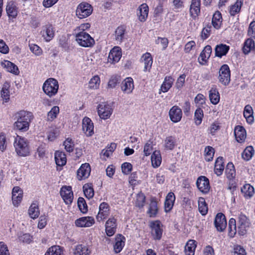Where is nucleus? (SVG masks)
Masks as SVG:
<instances>
[{
  "label": "nucleus",
  "mask_w": 255,
  "mask_h": 255,
  "mask_svg": "<svg viewBox=\"0 0 255 255\" xmlns=\"http://www.w3.org/2000/svg\"><path fill=\"white\" fill-rule=\"evenodd\" d=\"M4 68L6 70L10 73H11L15 75H17L19 73V69L16 65H4Z\"/></svg>",
  "instance_id": "nucleus-63"
},
{
  "label": "nucleus",
  "mask_w": 255,
  "mask_h": 255,
  "mask_svg": "<svg viewBox=\"0 0 255 255\" xmlns=\"http://www.w3.org/2000/svg\"><path fill=\"white\" fill-rule=\"evenodd\" d=\"M94 128L92 120L88 117H84L82 121V129L87 136H91L94 134Z\"/></svg>",
  "instance_id": "nucleus-15"
},
{
  "label": "nucleus",
  "mask_w": 255,
  "mask_h": 255,
  "mask_svg": "<svg viewBox=\"0 0 255 255\" xmlns=\"http://www.w3.org/2000/svg\"><path fill=\"white\" fill-rule=\"evenodd\" d=\"M230 49V46L224 44H217L215 48V55L221 58L225 56Z\"/></svg>",
  "instance_id": "nucleus-27"
},
{
  "label": "nucleus",
  "mask_w": 255,
  "mask_h": 255,
  "mask_svg": "<svg viewBox=\"0 0 255 255\" xmlns=\"http://www.w3.org/2000/svg\"><path fill=\"white\" fill-rule=\"evenodd\" d=\"M222 22V18L221 13L219 11H216L214 14L212 23L214 27L217 29H219L221 27Z\"/></svg>",
  "instance_id": "nucleus-43"
},
{
  "label": "nucleus",
  "mask_w": 255,
  "mask_h": 255,
  "mask_svg": "<svg viewBox=\"0 0 255 255\" xmlns=\"http://www.w3.org/2000/svg\"><path fill=\"white\" fill-rule=\"evenodd\" d=\"M175 145V139L173 136H168L165 140L164 146L167 150H172Z\"/></svg>",
  "instance_id": "nucleus-52"
},
{
  "label": "nucleus",
  "mask_w": 255,
  "mask_h": 255,
  "mask_svg": "<svg viewBox=\"0 0 255 255\" xmlns=\"http://www.w3.org/2000/svg\"><path fill=\"white\" fill-rule=\"evenodd\" d=\"M196 185L198 189L203 193L206 194L209 192L210 188L209 181L205 176L199 177L197 180Z\"/></svg>",
  "instance_id": "nucleus-14"
},
{
  "label": "nucleus",
  "mask_w": 255,
  "mask_h": 255,
  "mask_svg": "<svg viewBox=\"0 0 255 255\" xmlns=\"http://www.w3.org/2000/svg\"><path fill=\"white\" fill-rule=\"evenodd\" d=\"M125 28L123 26H119L115 31V39L117 42V44H120L122 42L125 36Z\"/></svg>",
  "instance_id": "nucleus-44"
},
{
  "label": "nucleus",
  "mask_w": 255,
  "mask_h": 255,
  "mask_svg": "<svg viewBox=\"0 0 255 255\" xmlns=\"http://www.w3.org/2000/svg\"><path fill=\"white\" fill-rule=\"evenodd\" d=\"M201 12V0H192L189 8L190 16L196 19L198 18Z\"/></svg>",
  "instance_id": "nucleus-13"
},
{
  "label": "nucleus",
  "mask_w": 255,
  "mask_h": 255,
  "mask_svg": "<svg viewBox=\"0 0 255 255\" xmlns=\"http://www.w3.org/2000/svg\"><path fill=\"white\" fill-rule=\"evenodd\" d=\"M175 200V196L173 192H169L166 197L164 202V209L166 212H168L173 208Z\"/></svg>",
  "instance_id": "nucleus-28"
},
{
  "label": "nucleus",
  "mask_w": 255,
  "mask_h": 255,
  "mask_svg": "<svg viewBox=\"0 0 255 255\" xmlns=\"http://www.w3.org/2000/svg\"><path fill=\"white\" fill-rule=\"evenodd\" d=\"M214 225L217 231L223 232L226 228L227 221L225 216L221 213H218L215 217Z\"/></svg>",
  "instance_id": "nucleus-18"
},
{
  "label": "nucleus",
  "mask_w": 255,
  "mask_h": 255,
  "mask_svg": "<svg viewBox=\"0 0 255 255\" xmlns=\"http://www.w3.org/2000/svg\"><path fill=\"white\" fill-rule=\"evenodd\" d=\"M110 206L107 202L101 203L99 207V211L96 216L97 221L99 222H103L110 214Z\"/></svg>",
  "instance_id": "nucleus-8"
},
{
  "label": "nucleus",
  "mask_w": 255,
  "mask_h": 255,
  "mask_svg": "<svg viewBox=\"0 0 255 255\" xmlns=\"http://www.w3.org/2000/svg\"><path fill=\"white\" fill-rule=\"evenodd\" d=\"M41 33L42 37L47 42L50 41L54 36V31L51 25H47L44 26Z\"/></svg>",
  "instance_id": "nucleus-26"
},
{
  "label": "nucleus",
  "mask_w": 255,
  "mask_h": 255,
  "mask_svg": "<svg viewBox=\"0 0 255 255\" xmlns=\"http://www.w3.org/2000/svg\"><path fill=\"white\" fill-rule=\"evenodd\" d=\"M210 102L213 105H217L220 101V96L216 86L213 85L209 92Z\"/></svg>",
  "instance_id": "nucleus-25"
},
{
  "label": "nucleus",
  "mask_w": 255,
  "mask_h": 255,
  "mask_svg": "<svg viewBox=\"0 0 255 255\" xmlns=\"http://www.w3.org/2000/svg\"><path fill=\"white\" fill-rule=\"evenodd\" d=\"M9 84L8 82H5L1 91V96L5 102H8L9 99Z\"/></svg>",
  "instance_id": "nucleus-48"
},
{
  "label": "nucleus",
  "mask_w": 255,
  "mask_h": 255,
  "mask_svg": "<svg viewBox=\"0 0 255 255\" xmlns=\"http://www.w3.org/2000/svg\"><path fill=\"white\" fill-rule=\"evenodd\" d=\"M117 219L115 216H111L105 223L106 234L109 237L113 236L117 231Z\"/></svg>",
  "instance_id": "nucleus-10"
},
{
  "label": "nucleus",
  "mask_w": 255,
  "mask_h": 255,
  "mask_svg": "<svg viewBox=\"0 0 255 255\" xmlns=\"http://www.w3.org/2000/svg\"><path fill=\"white\" fill-rule=\"evenodd\" d=\"M58 89V82L54 78L47 79L42 86L44 93L50 98L55 96L57 94Z\"/></svg>",
  "instance_id": "nucleus-3"
},
{
  "label": "nucleus",
  "mask_w": 255,
  "mask_h": 255,
  "mask_svg": "<svg viewBox=\"0 0 255 255\" xmlns=\"http://www.w3.org/2000/svg\"><path fill=\"white\" fill-rule=\"evenodd\" d=\"M93 7L89 3L83 2L77 6L76 13L77 17L80 19L86 18L91 14Z\"/></svg>",
  "instance_id": "nucleus-6"
},
{
  "label": "nucleus",
  "mask_w": 255,
  "mask_h": 255,
  "mask_svg": "<svg viewBox=\"0 0 255 255\" xmlns=\"http://www.w3.org/2000/svg\"><path fill=\"white\" fill-rule=\"evenodd\" d=\"M28 215L33 219L38 218L40 214L38 206L36 203H32L30 206L28 211Z\"/></svg>",
  "instance_id": "nucleus-37"
},
{
  "label": "nucleus",
  "mask_w": 255,
  "mask_h": 255,
  "mask_svg": "<svg viewBox=\"0 0 255 255\" xmlns=\"http://www.w3.org/2000/svg\"><path fill=\"white\" fill-rule=\"evenodd\" d=\"M73 254L74 255H89L90 251L87 247L78 245L75 247Z\"/></svg>",
  "instance_id": "nucleus-39"
},
{
  "label": "nucleus",
  "mask_w": 255,
  "mask_h": 255,
  "mask_svg": "<svg viewBox=\"0 0 255 255\" xmlns=\"http://www.w3.org/2000/svg\"><path fill=\"white\" fill-rule=\"evenodd\" d=\"M170 119L173 123L180 121L182 117L181 109L177 106H173L169 112Z\"/></svg>",
  "instance_id": "nucleus-21"
},
{
  "label": "nucleus",
  "mask_w": 255,
  "mask_h": 255,
  "mask_svg": "<svg viewBox=\"0 0 255 255\" xmlns=\"http://www.w3.org/2000/svg\"><path fill=\"white\" fill-rule=\"evenodd\" d=\"M63 145L66 150L69 152H72L74 149V143L71 138H67L64 142Z\"/></svg>",
  "instance_id": "nucleus-60"
},
{
  "label": "nucleus",
  "mask_w": 255,
  "mask_h": 255,
  "mask_svg": "<svg viewBox=\"0 0 255 255\" xmlns=\"http://www.w3.org/2000/svg\"><path fill=\"white\" fill-rule=\"evenodd\" d=\"M223 158L219 157L216 160L215 164V172L218 175H221L224 170Z\"/></svg>",
  "instance_id": "nucleus-41"
},
{
  "label": "nucleus",
  "mask_w": 255,
  "mask_h": 255,
  "mask_svg": "<svg viewBox=\"0 0 255 255\" xmlns=\"http://www.w3.org/2000/svg\"><path fill=\"white\" fill-rule=\"evenodd\" d=\"M121 89L124 94H131L134 89L133 79L129 77L125 78L121 83Z\"/></svg>",
  "instance_id": "nucleus-12"
},
{
  "label": "nucleus",
  "mask_w": 255,
  "mask_h": 255,
  "mask_svg": "<svg viewBox=\"0 0 255 255\" xmlns=\"http://www.w3.org/2000/svg\"><path fill=\"white\" fill-rule=\"evenodd\" d=\"M33 118L31 112L22 110L15 114L16 121L14 124L15 129L21 131H26L29 128V124Z\"/></svg>",
  "instance_id": "nucleus-1"
},
{
  "label": "nucleus",
  "mask_w": 255,
  "mask_h": 255,
  "mask_svg": "<svg viewBox=\"0 0 255 255\" xmlns=\"http://www.w3.org/2000/svg\"><path fill=\"white\" fill-rule=\"evenodd\" d=\"M75 224L77 227H90L95 224V219L91 216L83 217L76 220Z\"/></svg>",
  "instance_id": "nucleus-16"
},
{
  "label": "nucleus",
  "mask_w": 255,
  "mask_h": 255,
  "mask_svg": "<svg viewBox=\"0 0 255 255\" xmlns=\"http://www.w3.org/2000/svg\"><path fill=\"white\" fill-rule=\"evenodd\" d=\"M228 178H234L236 175V171L234 165L232 163H228L225 170Z\"/></svg>",
  "instance_id": "nucleus-53"
},
{
  "label": "nucleus",
  "mask_w": 255,
  "mask_h": 255,
  "mask_svg": "<svg viewBox=\"0 0 255 255\" xmlns=\"http://www.w3.org/2000/svg\"><path fill=\"white\" fill-rule=\"evenodd\" d=\"M62 249L59 246H53L48 249L45 255H63Z\"/></svg>",
  "instance_id": "nucleus-46"
},
{
  "label": "nucleus",
  "mask_w": 255,
  "mask_h": 255,
  "mask_svg": "<svg viewBox=\"0 0 255 255\" xmlns=\"http://www.w3.org/2000/svg\"><path fill=\"white\" fill-rule=\"evenodd\" d=\"M23 197V191L18 186H15L12 191V201L14 206L17 207L21 203Z\"/></svg>",
  "instance_id": "nucleus-20"
},
{
  "label": "nucleus",
  "mask_w": 255,
  "mask_h": 255,
  "mask_svg": "<svg viewBox=\"0 0 255 255\" xmlns=\"http://www.w3.org/2000/svg\"><path fill=\"white\" fill-rule=\"evenodd\" d=\"M55 160L57 165L63 166L66 164L67 159L64 152L56 151L55 153Z\"/></svg>",
  "instance_id": "nucleus-33"
},
{
  "label": "nucleus",
  "mask_w": 255,
  "mask_h": 255,
  "mask_svg": "<svg viewBox=\"0 0 255 255\" xmlns=\"http://www.w3.org/2000/svg\"><path fill=\"white\" fill-rule=\"evenodd\" d=\"M6 11L9 18H15L17 15V8L15 3L10 1L7 4Z\"/></svg>",
  "instance_id": "nucleus-30"
},
{
  "label": "nucleus",
  "mask_w": 255,
  "mask_h": 255,
  "mask_svg": "<svg viewBox=\"0 0 255 255\" xmlns=\"http://www.w3.org/2000/svg\"><path fill=\"white\" fill-rule=\"evenodd\" d=\"M236 140L239 142L244 141L246 137V131L242 126H237L234 130Z\"/></svg>",
  "instance_id": "nucleus-29"
},
{
  "label": "nucleus",
  "mask_w": 255,
  "mask_h": 255,
  "mask_svg": "<svg viewBox=\"0 0 255 255\" xmlns=\"http://www.w3.org/2000/svg\"><path fill=\"white\" fill-rule=\"evenodd\" d=\"M250 224L249 220L247 216L242 213L240 214L238 217V234L241 236L245 235Z\"/></svg>",
  "instance_id": "nucleus-9"
},
{
  "label": "nucleus",
  "mask_w": 255,
  "mask_h": 255,
  "mask_svg": "<svg viewBox=\"0 0 255 255\" xmlns=\"http://www.w3.org/2000/svg\"><path fill=\"white\" fill-rule=\"evenodd\" d=\"M243 4V0H237L236 2L230 6L229 12L231 15L235 16L240 12Z\"/></svg>",
  "instance_id": "nucleus-40"
},
{
  "label": "nucleus",
  "mask_w": 255,
  "mask_h": 255,
  "mask_svg": "<svg viewBox=\"0 0 255 255\" xmlns=\"http://www.w3.org/2000/svg\"><path fill=\"white\" fill-rule=\"evenodd\" d=\"M83 189L85 196L87 198L89 199L94 196V189L91 185L89 184H85L83 187Z\"/></svg>",
  "instance_id": "nucleus-55"
},
{
  "label": "nucleus",
  "mask_w": 255,
  "mask_h": 255,
  "mask_svg": "<svg viewBox=\"0 0 255 255\" xmlns=\"http://www.w3.org/2000/svg\"><path fill=\"white\" fill-rule=\"evenodd\" d=\"M75 35L76 40L81 46L89 47L92 46L95 43L94 39L86 32H78Z\"/></svg>",
  "instance_id": "nucleus-4"
},
{
  "label": "nucleus",
  "mask_w": 255,
  "mask_h": 255,
  "mask_svg": "<svg viewBox=\"0 0 255 255\" xmlns=\"http://www.w3.org/2000/svg\"><path fill=\"white\" fill-rule=\"evenodd\" d=\"M59 113V108L58 106H54L47 114V120L50 121H53L57 117Z\"/></svg>",
  "instance_id": "nucleus-56"
},
{
  "label": "nucleus",
  "mask_w": 255,
  "mask_h": 255,
  "mask_svg": "<svg viewBox=\"0 0 255 255\" xmlns=\"http://www.w3.org/2000/svg\"><path fill=\"white\" fill-rule=\"evenodd\" d=\"M241 192L246 199L251 198L254 194V188L249 184H246L241 188Z\"/></svg>",
  "instance_id": "nucleus-36"
},
{
  "label": "nucleus",
  "mask_w": 255,
  "mask_h": 255,
  "mask_svg": "<svg viewBox=\"0 0 255 255\" xmlns=\"http://www.w3.org/2000/svg\"><path fill=\"white\" fill-rule=\"evenodd\" d=\"M196 248V241L189 240L185 246L184 252L186 255H194Z\"/></svg>",
  "instance_id": "nucleus-38"
},
{
  "label": "nucleus",
  "mask_w": 255,
  "mask_h": 255,
  "mask_svg": "<svg viewBox=\"0 0 255 255\" xmlns=\"http://www.w3.org/2000/svg\"><path fill=\"white\" fill-rule=\"evenodd\" d=\"M140 61L144 64H152L153 60L151 54L146 52L143 54L140 58Z\"/></svg>",
  "instance_id": "nucleus-61"
},
{
  "label": "nucleus",
  "mask_w": 255,
  "mask_h": 255,
  "mask_svg": "<svg viewBox=\"0 0 255 255\" xmlns=\"http://www.w3.org/2000/svg\"><path fill=\"white\" fill-rule=\"evenodd\" d=\"M157 211L158 208L157 203L154 201H151L148 211V213L149 215V216L150 217H155L157 214Z\"/></svg>",
  "instance_id": "nucleus-57"
},
{
  "label": "nucleus",
  "mask_w": 255,
  "mask_h": 255,
  "mask_svg": "<svg viewBox=\"0 0 255 255\" xmlns=\"http://www.w3.org/2000/svg\"><path fill=\"white\" fill-rule=\"evenodd\" d=\"M121 77L119 75H113L110 78L107 85L108 89H114L120 83Z\"/></svg>",
  "instance_id": "nucleus-49"
},
{
  "label": "nucleus",
  "mask_w": 255,
  "mask_h": 255,
  "mask_svg": "<svg viewBox=\"0 0 255 255\" xmlns=\"http://www.w3.org/2000/svg\"><path fill=\"white\" fill-rule=\"evenodd\" d=\"M97 112L101 119L107 120L110 118L113 112L112 105L107 102L101 103L97 106Z\"/></svg>",
  "instance_id": "nucleus-5"
},
{
  "label": "nucleus",
  "mask_w": 255,
  "mask_h": 255,
  "mask_svg": "<svg viewBox=\"0 0 255 255\" xmlns=\"http://www.w3.org/2000/svg\"><path fill=\"white\" fill-rule=\"evenodd\" d=\"M254 153V150L252 146H248L244 150L242 154L243 158L246 160H249Z\"/></svg>",
  "instance_id": "nucleus-51"
},
{
  "label": "nucleus",
  "mask_w": 255,
  "mask_h": 255,
  "mask_svg": "<svg viewBox=\"0 0 255 255\" xmlns=\"http://www.w3.org/2000/svg\"><path fill=\"white\" fill-rule=\"evenodd\" d=\"M255 43L254 40L252 38L247 39L245 43L243 48V52L245 54H248L249 52L255 51Z\"/></svg>",
  "instance_id": "nucleus-35"
},
{
  "label": "nucleus",
  "mask_w": 255,
  "mask_h": 255,
  "mask_svg": "<svg viewBox=\"0 0 255 255\" xmlns=\"http://www.w3.org/2000/svg\"><path fill=\"white\" fill-rule=\"evenodd\" d=\"M126 238L121 234H119L115 238V243L114 245V250L116 253L122 251L125 245Z\"/></svg>",
  "instance_id": "nucleus-24"
},
{
  "label": "nucleus",
  "mask_w": 255,
  "mask_h": 255,
  "mask_svg": "<svg viewBox=\"0 0 255 255\" xmlns=\"http://www.w3.org/2000/svg\"><path fill=\"white\" fill-rule=\"evenodd\" d=\"M60 195L67 205H71L73 200V193L71 186H64L60 189Z\"/></svg>",
  "instance_id": "nucleus-11"
},
{
  "label": "nucleus",
  "mask_w": 255,
  "mask_h": 255,
  "mask_svg": "<svg viewBox=\"0 0 255 255\" xmlns=\"http://www.w3.org/2000/svg\"><path fill=\"white\" fill-rule=\"evenodd\" d=\"M100 79L98 76H95L91 79L89 82V87L91 89H97L99 88L100 84Z\"/></svg>",
  "instance_id": "nucleus-58"
},
{
  "label": "nucleus",
  "mask_w": 255,
  "mask_h": 255,
  "mask_svg": "<svg viewBox=\"0 0 255 255\" xmlns=\"http://www.w3.org/2000/svg\"><path fill=\"white\" fill-rule=\"evenodd\" d=\"M91 172V167L89 163L82 164L77 172V178L82 180L87 178Z\"/></svg>",
  "instance_id": "nucleus-19"
},
{
  "label": "nucleus",
  "mask_w": 255,
  "mask_h": 255,
  "mask_svg": "<svg viewBox=\"0 0 255 255\" xmlns=\"http://www.w3.org/2000/svg\"><path fill=\"white\" fill-rule=\"evenodd\" d=\"M248 35L251 38L255 39V21L250 23L248 30Z\"/></svg>",
  "instance_id": "nucleus-64"
},
{
  "label": "nucleus",
  "mask_w": 255,
  "mask_h": 255,
  "mask_svg": "<svg viewBox=\"0 0 255 255\" xmlns=\"http://www.w3.org/2000/svg\"><path fill=\"white\" fill-rule=\"evenodd\" d=\"M219 81L224 86H227L231 80V72L228 65H223L219 71Z\"/></svg>",
  "instance_id": "nucleus-7"
},
{
  "label": "nucleus",
  "mask_w": 255,
  "mask_h": 255,
  "mask_svg": "<svg viewBox=\"0 0 255 255\" xmlns=\"http://www.w3.org/2000/svg\"><path fill=\"white\" fill-rule=\"evenodd\" d=\"M14 147L17 154L19 156L25 157L30 154V148L26 139L19 135L15 138Z\"/></svg>",
  "instance_id": "nucleus-2"
},
{
  "label": "nucleus",
  "mask_w": 255,
  "mask_h": 255,
  "mask_svg": "<svg viewBox=\"0 0 255 255\" xmlns=\"http://www.w3.org/2000/svg\"><path fill=\"white\" fill-rule=\"evenodd\" d=\"M79 210L83 213H86L88 211V206L85 199L82 197H79L77 202Z\"/></svg>",
  "instance_id": "nucleus-59"
},
{
  "label": "nucleus",
  "mask_w": 255,
  "mask_h": 255,
  "mask_svg": "<svg viewBox=\"0 0 255 255\" xmlns=\"http://www.w3.org/2000/svg\"><path fill=\"white\" fill-rule=\"evenodd\" d=\"M212 51V47L210 45H208L204 47L198 58V60L200 64H201V61L205 62L207 61L208 59L211 56Z\"/></svg>",
  "instance_id": "nucleus-31"
},
{
  "label": "nucleus",
  "mask_w": 255,
  "mask_h": 255,
  "mask_svg": "<svg viewBox=\"0 0 255 255\" xmlns=\"http://www.w3.org/2000/svg\"><path fill=\"white\" fill-rule=\"evenodd\" d=\"M174 81V79L171 76H166L161 84L160 90L163 93L168 92L172 86Z\"/></svg>",
  "instance_id": "nucleus-32"
},
{
  "label": "nucleus",
  "mask_w": 255,
  "mask_h": 255,
  "mask_svg": "<svg viewBox=\"0 0 255 255\" xmlns=\"http://www.w3.org/2000/svg\"><path fill=\"white\" fill-rule=\"evenodd\" d=\"M148 14V6L146 3L141 4L138 8L137 15L141 22L146 21Z\"/></svg>",
  "instance_id": "nucleus-23"
},
{
  "label": "nucleus",
  "mask_w": 255,
  "mask_h": 255,
  "mask_svg": "<svg viewBox=\"0 0 255 255\" xmlns=\"http://www.w3.org/2000/svg\"><path fill=\"white\" fill-rule=\"evenodd\" d=\"M162 158L159 150L154 151L151 156L152 166L154 168H157L161 163Z\"/></svg>",
  "instance_id": "nucleus-34"
},
{
  "label": "nucleus",
  "mask_w": 255,
  "mask_h": 255,
  "mask_svg": "<svg viewBox=\"0 0 255 255\" xmlns=\"http://www.w3.org/2000/svg\"><path fill=\"white\" fill-rule=\"evenodd\" d=\"M244 116L246 118L247 123L252 124L253 123L254 118L253 117V110L252 107L247 105L245 107Z\"/></svg>",
  "instance_id": "nucleus-42"
},
{
  "label": "nucleus",
  "mask_w": 255,
  "mask_h": 255,
  "mask_svg": "<svg viewBox=\"0 0 255 255\" xmlns=\"http://www.w3.org/2000/svg\"><path fill=\"white\" fill-rule=\"evenodd\" d=\"M237 226L236 220L234 218L230 219L229 222L228 235L230 238H234L237 233Z\"/></svg>",
  "instance_id": "nucleus-45"
},
{
  "label": "nucleus",
  "mask_w": 255,
  "mask_h": 255,
  "mask_svg": "<svg viewBox=\"0 0 255 255\" xmlns=\"http://www.w3.org/2000/svg\"><path fill=\"white\" fill-rule=\"evenodd\" d=\"M121 49L119 47H114L110 51L108 60L109 62L117 63L119 61L122 57Z\"/></svg>",
  "instance_id": "nucleus-22"
},
{
  "label": "nucleus",
  "mask_w": 255,
  "mask_h": 255,
  "mask_svg": "<svg viewBox=\"0 0 255 255\" xmlns=\"http://www.w3.org/2000/svg\"><path fill=\"white\" fill-rule=\"evenodd\" d=\"M153 150L152 142L150 140L148 141L144 145L143 148V152L145 156L149 155Z\"/></svg>",
  "instance_id": "nucleus-62"
},
{
  "label": "nucleus",
  "mask_w": 255,
  "mask_h": 255,
  "mask_svg": "<svg viewBox=\"0 0 255 255\" xmlns=\"http://www.w3.org/2000/svg\"><path fill=\"white\" fill-rule=\"evenodd\" d=\"M198 209L199 212L202 215H205L208 212V206L205 200L203 197H200L198 199Z\"/></svg>",
  "instance_id": "nucleus-47"
},
{
  "label": "nucleus",
  "mask_w": 255,
  "mask_h": 255,
  "mask_svg": "<svg viewBox=\"0 0 255 255\" xmlns=\"http://www.w3.org/2000/svg\"><path fill=\"white\" fill-rule=\"evenodd\" d=\"M151 229V234L154 240H159L161 239L162 234L161 223L159 221L152 222L150 224Z\"/></svg>",
  "instance_id": "nucleus-17"
},
{
  "label": "nucleus",
  "mask_w": 255,
  "mask_h": 255,
  "mask_svg": "<svg viewBox=\"0 0 255 255\" xmlns=\"http://www.w3.org/2000/svg\"><path fill=\"white\" fill-rule=\"evenodd\" d=\"M204 152L205 159L207 161H210L213 160L215 150L212 147L210 146L206 147L204 150Z\"/></svg>",
  "instance_id": "nucleus-50"
},
{
  "label": "nucleus",
  "mask_w": 255,
  "mask_h": 255,
  "mask_svg": "<svg viewBox=\"0 0 255 255\" xmlns=\"http://www.w3.org/2000/svg\"><path fill=\"white\" fill-rule=\"evenodd\" d=\"M203 117V111L201 108H199L195 111L194 114V121L195 125L197 126L200 125L202 123Z\"/></svg>",
  "instance_id": "nucleus-54"
}]
</instances>
